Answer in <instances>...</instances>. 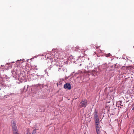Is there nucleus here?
<instances>
[{
  "instance_id": "f257e3e1",
  "label": "nucleus",
  "mask_w": 134,
  "mask_h": 134,
  "mask_svg": "<svg viewBox=\"0 0 134 134\" xmlns=\"http://www.w3.org/2000/svg\"><path fill=\"white\" fill-rule=\"evenodd\" d=\"M12 126L13 132L18 131L16 123L14 120L12 121Z\"/></svg>"
},
{
  "instance_id": "f03ea898",
  "label": "nucleus",
  "mask_w": 134,
  "mask_h": 134,
  "mask_svg": "<svg viewBox=\"0 0 134 134\" xmlns=\"http://www.w3.org/2000/svg\"><path fill=\"white\" fill-rule=\"evenodd\" d=\"M87 100L85 99L84 100H82L80 103V106L84 108H85L87 105Z\"/></svg>"
},
{
  "instance_id": "7ed1b4c3",
  "label": "nucleus",
  "mask_w": 134,
  "mask_h": 134,
  "mask_svg": "<svg viewBox=\"0 0 134 134\" xmlns=\"http://www.w3.org/2000/svg\"><path fill=\"white\" fill-rule=\"evenodd\" d=\"M93 114L94 122H96L99 121V119L97 114V112L96 110H95L94 111Z\"/></svg>"
},
{
  "instance_id": "20e7f679",
  "label": "nucleus",
  "mask_w": 134,
  "mask_h": 134,
  "mask_svg": "<svg viewBox=\"0 0 134 134\" xmlns=\"http://www.w3.org/2000/svg\"><path fill=\"white\" fill-rule=\"evenodd\" d=\"M64 87L65 89H68L69 90H70L71 88L70 84L68 83H66L64 85Z\"/></svg>"
},
{
  "instance_id": "39448f33",
  "label": "nucleus",
  "mask_w": 134,
  "mask_h": 134,
  "mask_svg": "<svg viewBox=\"0 0 134 134\" xmlns=\"http://www.w3.org/2000/svg\"><path fill=\"white\" fill-rule=\"evenodd\" d=\"M97 134H106V132L103 130H100L99 129L96 131Z\"/></svg>"
},
{
  "instance_id": "423d86ee",
  "label": "nucleus",
  "mask_w": 134,
  "mask_h": 134,
  "mask_svg": "<svg viewBox=\"0 0 134 134\" xmlns=\"http://www.w3.org/2000/svg\"><path fill=\"white\" fill-rule=\"evenodd\" d=\"M99 121L95 122V123L96 128V131L100 129Z\"/></svg>"
},
{
  "instance_id": "0eeeda50",
  "label": "nucleus",
  "mask_w": 134,
  "mask_h": 134,
  "mask_svg": "<svg viewBox=\"0 0 134 134\" xmlns=\"http://www.w3.org/2000/svg\"><path fill=\"white\" fill-rule=\"evenodd\" d=\"M36 129H35V130H34L33 131L32 134H35V133L36 132Z\"/></svg>"
},
{
  "instance_id": "6e6552de",
  "label": "nucleus",
  "mask_w": 134,
  "mask_h": 134,
  "mask_svg": "<svg viewBox=\"0 0 134 134\" xmlns=\"http://www.w3.org/2000/svg\"><path fill=\"white\" fill-rule=\"evenodd\" d=\"M111 55V54L110 53H109L108 54H107L106 55V56L107 57H110Z\"/></svg>"
},
{
  "instance_id": "1a4fd4ad",
  "label": "nucleus",
  "mask_w": 134,
  "mask_h": 134,
  "mask_svg": "<svg viewBox=\"0 0 134 134\" xmlns=\"http://www.w3.org/2000/svg\"><path fill=\"white\" fill-rule=\"evenodd\" d=\"M119 104L121 106H123V105L122 104L121 101H120L119 102Z\"/></svg>"
},
{
  "instance_id": "9d476101",
  "label": "nucleus",
  "mask_w": 134,
  "mask_h": 134,
  "mask_svg": "<svg viewBox=\"0 0 134 134\" xmlns=\"http://www.w3.org/2000/svg\"><path fill=\"white\" fill-rule=\"evenodd\" d=\"M18 131L13 132V134H19L18 133Z\"/></svg>"
},
{
  "instance_id": "9b49d317",
  "label": "nucleus",
  "mask_w": 134,
  "mask_h": 134,
  "mask_svg": "<svg viewBox=\"0 0 134 134\" xmlns=\"http://www.w3.org/2000/svg\"><path fill=\"white\" fill-rule=\"evenodd\" d=\"M132 110H134V107L132 108Z\"/></svg>"
},
{
  "instance_id": "f8f14e48",
  "label": "nucleus",
  "mask_w": 134,
  "mask_h": 134,
  "mask_svg": "<svg viewBox=\"0 0 134 134\" xmlns=\"http://www.w3.org/2000/svg\"><path fill=\"white\" fill-rule=\"evenodd\" d=\"M124 66H123L122 67V68H124Z\"/></svg>"
},
{
  "instance_id": "ddd939ff",
  "label": "nucleus",
  "mask_w": 134,
  "mask_h": 134,
  "mask_svg": "<svg viewBox=\"0 0 134 134\" xmlns=\"http://www.w3.org/2000/svg\"><path fill=\"white\" fill-rule=\"evenodd\" d=\"M27 134H29V133L28 134V133H27Z\"/></svg>"
}]
</instances>
